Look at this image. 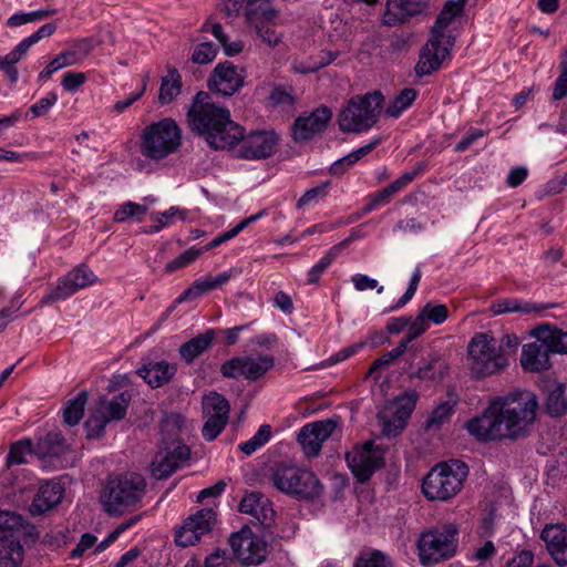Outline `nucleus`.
<instances>
[{
  "instance_id": "obj_1",
  "label": "nucleus",
  "mask_w": 567,
  "mask_h": 567,
  "mask_svg": "<svg viewBox=\"0 0 567 567\" xmlns=\"http://www.w3.org/2000/svg\"><path fill=\"white\" fill-rule=\"evenodd\" d=\"M538 408L535 395L513 393L493 400L482 415L465 423L470 435L481 442L515 440L534 423Z\"/></svg>"
},
{
  "instance_id": "obj_2",
  "label": "nucleus",
  "mask_w": 567,
  "mask_h": 567,
  "mask_svg": "<svg viewBox=\"0 0 567 567\" xmlns=\"http://www.w3.org/2000/svg\"><path fill=\"white\" fill-rule=\"evenodd\" d=\"M193 132L216 150L234 146L243 137V127L230 118L228 109L214 103L208 93H196L187 112Z\"/></svg>"
},
{
  "instance_id": "obj_3",
  "label": "nucleus",
  "mask_w": 567,
  "mask_h": 567,
  "mask_svg": "<svg viewBox=\"0 0 567 567\" xmlns=\"http://www.w3.org/2000/svg\"><path fill=\"white\" fill-rule=\"evenodd\" d=\"M460 529L455 523H445L420 534L419 559L424 567H434L453 558L458 548Z\"/></svg>"
},
{
  "instance_id": "obj_4",
  "label": "nucleus",
  "mask_w": 567,
  "mask_h": 567,
  "mask_svg": "<svg viewBox=\"0 0 567 567\" xmlns=\"http://www.w3.org/2000/svg\"><path fill=\"white\" fill-rule=\"evenodd\" d=\"M467 475L468 467L462 461L439 463L423 480L422 492L429 501L447 502L462 491Z\"/></svg>"
},
{
  "instance_id": "obj_5",
  "label": "nucleus",
  "mask_w": 567,
  "mask_h": 567,
  "mask_svg": "<svg viewBox=\"0 0 567 567\" xmlns=\"http://www.w3.org/2000/svg\"><path fill=\"white\" fill-rule=\"evenodd\" d=\"M384 97L380 92L351 97L338 116L343 133H363L375 125L381 114Z\"/></svg>"
},
{
  "instance_id": "obj_6",
  "label": "nucleus",
  "mask_w": 567,
  "mask_h": 567,
  "mask_svg": "<svg viewBox=\"0 0 567 567\" xmlns=\"http://www.w3.org/2000/svg\"><path fill=\"white\" fill-rule=\"evenodd\" d=\"M146 482L136 473L111 478L105 485L101 502L110 515H121L135 506L145 494Z\"/></svg>"
},
{
  "instance_id": "obj_7",
  "label": "nucleus",
  "mask_w": 567,
  "mask_h": 567,
  "mask_svg": "<svg viewBox=\"0 0 567 567\" xmlns=\"http://www.w3.org/2000/svg\"><path fill=\"white\" fill-rule=\"evenodd\" d=\"M182 145V130L171 117L162 118L147 125L141 135V153L154 161H159L175 153Z\"/></svg>"
},
{
  "instance_id": "obj_8",
  "label": "nucleus",
  "mask_w": 567,
  "mask_h": 567,
  "mask_svg": "<svg viewBox=\"0 0 567 567\" xmlns=\"http://www.w3.org/2000/svg\"><path fill=\"white\" fill-rule=\"evenodd\" d=\"M471 373L486 378L504 371L509 362L497 340L487 333H476L467 346Z\"/></svg>"
},
{
  "instance_id": "obj_9",
  "label": "nucleus",
  "mask_w": 567,
  "mask_h": 567,
  "mask_svg": "<svg viewBox=\"0 0 567 567\" xmlns=\"http://www.w3.org/2000/svg\"><path fill=\"white\" fill-rule=\"evenodd\" d=\"M271 482L281 493L302 499L316 498L321 493V484L313 472L290 462L274 466Z\"/></svg>"
},
{
  "instance_id": "obj_10",
  "label": "nucleus",
  "mask_w": 567,
  "mask_h": 567,
  "mask_svg": "<svg viewBox=\"0 0 567 567\" xmlns=\"http://www.w3.org/2000/svg\"><path fill=\"white\" fill-rule=\"evenodd\" d=\"M131 400L128 391L121 392L112 399L101 398L85 422L87 439L101 437L107 423L124 419Z\"/></svg>"
},
{
  "instance_id": "obj_11",
  "label": "nucleus",
  "mask_w": 567,
  "mask_h": 567,
  "mask_svg": "<svg viewBox=\"0 0 567 567\" xmlns=\"http://www.w3.org/2000/svg\"><path fill=\"white\" fill-rule=\"evenodd\" d=\"M419 394L411 390L403 392L390 401L378 417L382 424V432L386 436H396L405 427L408 419L415 409Z\"/></svg>"
},
{
  "instance_id": "obj_12",
  "label": "nucleus",
  "mask_w": 567,
  "mask_h": 567,
  "mask_svg": "<svg viewBox=\"0 0 567 567\" xmlns=\"http://www.w3.org/2000/svg\"><path fill=\"white\" fill-rule=\"evenodd\" d=\"M275 365V358L270 354H249L234 357L220 367V373L228 379L243 377L248 381H256L264 377Z\"/></svg>"
},
{
  "instance_id": "obj_13",
  "label": "nucleus",
  "mask_w": 567,
  "mask_h": 567,
  "mask_svg": "<svg viewBox=\"0 0 567 567\" xmlns=\"http://www.w3.org/2000/svg\"><path fill=\"white\" fill-rule=\"evenodd\" d=\"M217 522V515L213 507H204L188 516L177 528L175 543L181 547L193 546L202 537L212 532Z\"/></svg>"
},
{
  "instance_id": "obj_14",
  "label": "nucleus",
  "mask_w": 567,
  "mask_h": 567,
  "mask_svg": "<svg viewBox=\"0 0 567 567\" xmlns=\"http://www.w3.org/2000/svg\"><path fill=\"white\" fill-rule=\"evenodd\" d=\"M346 460L352 474L361 483L369 481L383 465L382 452L372 442L353 447L346 454Z\"/></svg>"
},
{
  "instance_id": "obj_15",
  "label": "nucleus",
  "mask_w": 567,
  "mask_h": 567,
  "mask_svg": "<svg viewBox=\"0 0 567 567\" xmlns=\"http://www.w3.org/2000/svg\"><path fill=\"white\" fill-rule=\"evenodd\" d=\"M229 545L235 557L246 566L259 565L266 559L267 544L255 535L250 528H241L231 534Z\"/></svg>"
},
{
  "instance_id": "obj_16",
  "label": "nucleus",
  "mask_w": 567,
  "mask_h": 567,
  "mask_svg": "<svg viewBox=\"0 0 567 567\" xmlns=\"http://www.w3.org/2000/svg\"><path fill=\"white\" fill-rule=\"evenodd\" d=\"M96 277L85 265H80L58 280L56 287L43 296L40 306L65 300L80 289L93 285Z\"/></svg>"
},
{
  "instance_id": "obj_17",
  "label": "nucleus",
  "mask_w": 567,
  "mask_h": 567,
  "mask_svg": "<svg viewBox=\"0 0 567 567\" xmlns=\"http://www.w3.org/2000/svg\"><path fill=\"white\" fill-rule=\"evenodd\" d=\"M229 411L230 405L221 394L210 392L203 398L206 422L202 434L206 441H214L223 432L228 422Z\"/></svg>"
},
{
  "instance_id": "obj_18",
  "label": "nucleus",
  "mask_w": 567,
  "mask_h": 567,
  "mask_svg": "<svg viewBox=\"0 0 567 567\" xmlns=\"http://www.w3.org/2000/svg\"><path fill=\"white\" fill-rule=\"evenodd\" d=\"M190 456V449L181 441H173L158 451L151 464V473L157 480L167 478L182 467Z\"/></svg>"
},
{
  "instance_id": "obj_19",
  "label": "nucleus",
  "mask_w": 567,
  "mask_h": 567,
  "mask_svg": "<svg viewBox=\"0 0 567 567\" xmlns=\"http://www.w3.org/2000/svg\"><path fill=\"white\" fill-rule=\"evenodd\" d=\"M245 79L243 68L229 61L220 62L208 79V89L221 96H231L244 86Z\"/></svg>"
},
{
  "instance_id": "obj_20",
  "label": "nucleus",
  "mask_w": 567,
  "mask_h": 567,
  "mask_svg": "<svg viewBox=\"0 0 567 567\" xmlns=\"http://www.w3.org/2000/svg\"><path fill=\"white\" fill-rule=\"evenodd\" d=\"M71 452V446L65 442L60 432H49L40 437L34 445V454L49 466L63 468L68 466L65 456Z\"/></svg>"
},
{
  "instance_id": "obj_21",
  "label": "nucleus",
  "mask_w": 567,
  "mask_h": 567,
  "mask_svg": "<svg viewBox=\"0 0 567 567\" xmlns=\"http://www.w3.org/2000/svg\"><path fill=\"white\" fill-rule=\"evenodd\" d=\"M337 425L336 421L327 419L302 426L298 434V442L305 455L308 457L317 456L321 451L323 442L332 435Z\"/></svg>"
},
{
  "instance_id": "obj_22",
  "label": "nucleus",
  "mask_w": 567,
  "mask_h": 567,
  "mask_svg": "<svg viewBox=\"0 0 567 567\" xmlns=\"http://www.w3.org/2000/svg\"><path fill=\"white\" fill-rule=\"evenodd\" d=\"M454 44L451 40H442L436 35H431L427 43L423 47L419 62L415 65V72L419 76L430 75L439 70L443 61L449 58Z\"/></svg>"
},
{
  "instance_id": "obj_23",
  "label": "nucleus",
  "mask_w": 567,
  "mask_h": 567,
  "mask_svg": "<svg viewBox=\"0 0 567 567\" xmlns=\"http://www.w3.org/2000/svg\"><path fill=\"white\" fill-rule=\"evenodd\" d=\"M241 141L238 154L245 159H261L274 154L278 137L274 132L257 131L249 133Z\"/></svg>"
},
{
  "instance_id": "obj_24",
  "label": "nucleus",
  "mask_w": 567,
  "mask_h": 567,
  "mask_svg": "<svg viewBox=\"0 0 567 567\" xmlns=\"http://www.w3.org/2000/svg\"><path fill=\"white\" fill-rule=\"evenodd\" d=\"M243 514L250 515L264 527H270L275 522V511L270 499L260 492L245 494L239 504Z\"/></svg>"
},
{
  "instance_id": "obj_25",
  "label": "nucleus",
  "mask_w": 567,
  "mask_h": 567,
  "mask_svg": "<svg viewBox=\"0 0 567 567\" xmlns=\"http://www.w3.org/2000/svg\"><path fill=\"white\" fill-rule=\"evenodd\" d=\"M331 111L328 107L316 109L307 116H299L293 124V138L308 141L315 134L322 132L331 120Z\"/></svg>"
},
{
  "instance_id": "obj_26",
  "label": "nucleus",
  "mask_w": 567,
  "mask_h": 567,
  "mask_svg": "<svg viewBox=\"0 0 567 567\" xmlns=\"http://www.w3.org/2000/svg\"><path fill=\"white\" fill-rule=\"evenodd\" d=\"M546 549L558 566H567V532L561 525H547L542 532Z\"/></svg>"
},
{
  "instance_id": "obj_27",
  "label": "nucleus",
  "mask_w": 567,
  "mask_h": 567,
  "mask_svg": "<svg viewBox=\"0 0 567 567\" xmlns=\"http://www.w3.org/2000/svg\"><path fill=\"white\" fill-rule=\"evenodd\" d=\"M549 355L550 351L545 343L536 339L523 347L520 363L529 372H540L550 368Z\"/></svg>"
},
{
  "instance_id": "obj_28",
  "label": "nucleus",
  "mask_w": 567,
  "mask_h": 567,
  "mask_svg": "<svg viewBox=\"0 0 567 567\" xmlns=\"http://www.w3.org/2000/svg\"><path fill=\"white\" fill-rule=\"evenodd\" d=\"M424 4L419 0H388L383 22L395 25L423 11Z\"/></svg>"
},
{
  "instance_id": "obj_29",
  "label": "nucleus",
  "mask_w": 567,
  "mask_h": 567,
  "mask_svg": "<svg viewBox=\"0 0 567 567\" xmlns=\"http://www.w3.org/2000/svg\"><path fill=\"white\" fill-rule=\"evenodd\" d=\"M64 489L62 485L54 481L42 483L31 505L32 514H42L56 506L63 498Z\"/></svg>"
},
{
  "instance_id": "obj_30",
  "label": "nucleus",
  "mask_w": 567,
  "mask_h": 567,
  "mask_svg": "<svg viewBox=\"0 0 567 567\" xmlns=\"http://www.w3.org/2000/svg\"><path fill=\"white\" fill-rule=\"evenodd\" d=\"M177 372V365L167 361L148 362L137 370L152 388H159L168 383Z\"/></svg>"
},
{
  "instance_id": "obj_31",
  "label": "nucleus",
  "mask_w": 567,
  "mask_h": 567,
  "mask_svg": "<svg viewBox=\"0 0 567 567\" xmlns=\"http://www.w3.org/2000/svg\"><path fill=\"white\" fill-rule=\"evenodd\" d=\"M549 308H553V305L535 303L516 298H503L494 300L491 305L489 310L495 316L513 312L520 315H530L539 313Z\"/></svg>"
},
{
  "instance_id": "obj_32",
  "label": "nucleus",
  "mask_w": 567,
  "mask_h": 567,
  "mask_svg": "<svg viewBox=\"0 0 567 567\" xmlns=\"http://www.w3.org/2000/svg\"><path fill=\"white\" fill-rule=\"evenodd\" d=\"M464 7L465 0L446 1L432 27L431 35H436L442 40H451L454 44L455 38L452 34H447L445 30L456 17L462 14Z\"/></svg>"
},
{
  "instance_id": "obj_33",
  "label": "nucleus",
  "mask_w": 567,
  "mask_h": 567,
  "mask_svg": "<svg viewBox=\"0 0 567 567\" xmlns=\"http://www.w3.org/2000/svg\"><path fill=\"white\" fill-rule=\"evenodd\" d=\"M532 334L545 343L550 353H567V332L549 324L536 327Z\"/></svg>"
},
{
  "instance_id": "obj_34",
  "label": "nucleus",
  "mask_w": 567,
  "mask_h": 567,
  "mask_svg": "<svg viewBox=\"0 0 567 567\" xmlns=\"http://www.w3.org/2000/svg\"><path fill=\"white\" fill-rule=\"evenodd\" d=\"M215 334L216 332L214 329H208L197 337L190 339L189 341L183 343L179 348L181 358L185 362L192 363L196 358L202 355L212 347Z\"/></svg>"
},
{
  "instance_id": "obj_35",
  "label": "nucleus",
  "mask_w": 567,
  "mask_h": 567,
  "mask_svg": "<svg viewBox=\"0 0 567 567\" xmlns=\"http://www.w3.org/2000/svg\"><path fill=\"white\" fill-rule=\"evenodd\" d=\"M277 18V11L269 0H248L246 19L251 27L269 23Z\"/></svg>"
},
{
  "instance_id": "obj_36",
  "label": "nucleus",
  "mask_w": 567,
  "mask_h": 567,
  "mask_svg": "<svg viewBox=\"0 0 567 567\" xmlns=\"http://www.w3.org/2000/svg\"><path fill=\"white\" fill-rule=\"evenodd\" d=\"M182 91V76L175 68H169L167 75L162 78L158 102L163 105L172 103Z\"/></svg>"
},
{
  "instance_id": "obj_37",
  "label": "nucleus",
  "mask_w": 567,
  "mask_h": 567,
  "mask_svg": "<svg viewBox=\"0 0 567 567\" xmlns=\"http://www.w3.org/2000/svg\"><path fill=\"white\" fill-rule=\"evenodd\" d=\"M351 238H347L341 243L332 246L328 252L309 270L308 272V284L315 285L320 280L321 275L326 271V269L332 264V261L339 256V254L350 243Z\"/></svg>"
},
{
  "instance_id": "obj_38",
  "label": "nucleus",
  "mask_w": 567,
  "mask_h": 567,
  "mask_svg": "<svg viewBox=\"0 0 567 567\" xmlns=\"http://www.w3.org/2000/svg\"><path fill=\"white\" fill-rule=\"evenodd\" d=\"M23 560V547L12 539L0 538V567H19Z\"/></svg>"
},
{
  "instance_id": "obj_39",
  "label": "nucleus",
  "mask_w": 567,
  "mask_h": 567,
  "mask_svg": "<svg viewBox=\"0 0 567 567\" xmlns=\"http://www.w3.org/2000/svg\"><path fill=\"white\" fill-rule=\"evenodd\" d=\"M87 402L86 391H81L75 398L69 400L63 410V421L70 426L76 425L84 414Z\"/></svg>"
},
{
  "instance_id": "obj_40",
  "label": "nucleus",
  "mask_w": 567,
  "mask_h": 567,
  "mask_svg": "<svg viewBox=\"0 0 567 567\" xmlns=\"http://www.w3.org/2000/svg\"><path fill=\"white\" fill-rule=\"evenodd\" d=\"M417 97V91L412 87L403 89L388 105L385 113L390 117H399Z\"/></svg>"
},
{
  "instance_id": "obj_41",
  "label": "nucleus",
  "mask_w": 567,
  "mask_h": 567,
  "mask_svg": "<svg viewBox=\"0 0 567 567\" xmlns=\"http://www.w3.org/2000/svg\"><path fill=\"white\" fill-rule=\"evenodd\" d=\"M546 410L551 416H560L567 413V395L565 394V386L557 384L547 398Z\"/></svg>"
},
{
  "instance_id": "obj_42",
  "label": "nucleus",
  "mask_w": 567,
  "mask_h": 567,
  "mask_svg": "<svg viewBox=\"0 0 567 567\" xmlns=\"http://www.w3.org/2000/svg\"><path fill=\"white\" fill-rule=\"evenodd\" d=\"M447 364L437 355H434L429 362L419 368L416 377L421 380H441L447 372Z\"/></svg>"
},
{
  "instance_id": "obj_43",
  "label": "nucleus",
  "mask_w": 567,
  "mask_h": 567,
  "mask_svg": "<svg viewBox=\"0 0 567 567\" xmlns=\"http://www.w3.org/2000/svg\"><path fill=\"white\" fill-rule=\"evenodd\" d=\"M215 285L213 280V276H206L199 278L193 282L190 287H188L177 299V302H184L188 300L197 299L206 292L215 290Z\"/></svg>"
},
{
  "instance_id": "obj_44",
  "label": "nucleus",
  "mask_w": 567,
  "mask_h": 567,
  "mask_svg": "<svg viewBox=\"0 0 567 567\" xmlns=\"http://www.w3.org/2000/svg\"><path fill=\"white\" fill-rule=\"evenodd\" d=\"M148 212V207L134 202H126L122 204L114 213V220L116 223H125L128 219L142 220V216Z\"/></svg>"
},
{
  "instance_id": "obj_45",
  "label": "nucleus",
  "mask_w": 567,
  "mask_h": 567,
  "mask_svg": "<svg viewBox=\"0 0 567 567\" xmlns=\"http://www.w3.org/2000/svg\"><path fill=\"white\" fill-rule=\"evenodd\" d=\"M34 453V446L29 439L16 442L7 456V465H20L27 463V456Z\"/></svg>"
},
{
  "instance_id": "obj_46",
  "label": "nucleus",
  "mask_w": 567,
  "mask_h": 567,
  "mask_svg": "<svg viewBox=\"0 0 567 567\" xmlns=\"http://www.w3.org/2000/svg\"><path fill=\"white\" fill-rule=\"evenodd\" d=\"M454 404L455 403L449 401L439 404L426 421V430L439 429L447 422L454 413Z\"/></svg>"
},
{
  "instance_id": "obj_47",
  "label": "nucleus",
  "mask_w": 567,
  "mask_h": 567,
  "mask_svg": "<svg viewBox=\"0 0 567 567\" xmlns=\"http://www.w3.org/2000/svg\"><path fill=\"white\" fill-rule=\"evenodd\" d=\"M338 56L337 52H322L320 56L317 60H311L309 62H299L293 65V69L298 73L307 74L316 72L327 65H329L331 62H333Z\"/></svg>"
},
{
  "instance_id": "obj_48",
  "label": "nucleus",
  "mask_w": 567,
  "mask_h": 567,
  "mask_svg": "<svg viewBox=\"0 0 567 567\" xmlns=\"http://www.w3.org/2000/svg\"><path fill=\"white\" fill-rule=\"evenodd\" d=\"M420 312L427 323L441 324L449 318V309L445 305L427 302Z\"/></svg>"
},
{
  "instance_id": "obj_49",
  "label": "nucleus",
  "mask_w": 567,
  "mask_h": 567,
  "mask_svg": "<svg viewBox=\"0 0 567 567\" xmlns=\"http://www.w3.org/2000/svg\"><path fill=\"white\" fill-rule=\"evenodd\" d=\"M202 254L203 250H199L195 247L185 250L177 258L173 259L166 265V272L171 274L186 267L187 265L195 261Z\"/></svg>"
},
{
  "instance_id": "obj_50",
  "label": "nucleus",
  "mask_w": 567,
  "mask_h": 567,
  "mask_svg": "<svg viewBox=\"0 0 567 567\" xmlns=\"http://www.w3.org/2000/svg\"><path fill=\"white\" fill-rule=\"evenodd\" d=\"M187 217V210L177 206H172L169 209L159 213H152L151 219L155 223H161L164 227L173 224L176 219L184 220Z\"/></svg>"
},
{
  "instance_id": "obj_51",
  "label": "nucleus",
  "mask_w": 567,
  "mask_h": 567,
  "mask_svg": "<svg viewBox=\"0 0 567 567\" xmlns=\"http://www.w3.org/2000/svg\"><path fill=\"white\" fill-rule=\"evenodd\" d=\"M355 567H392L390 559L381 551H372L361 555Z\"/></svg>"
},
{
  "instance_id": "obj_52",
  "label": "nucleus",
  "mask_w": 567,
  "mask_h": 567,
  "mask_svg": "<svg viewBox=\"0 0 567 567\" xmlns=\"http://www.w3.org/2000/svg\"><path fill=\"white\" fill-rule=\"evenodd\" d=\"M329 183L308 189L297 202V208H303L310 204L317 203L319 199L328 195Z\"/></svg>"
},
{
  "instance_id": "obj_53",
  "label": "nucleus",
  "mask_w": 567,
  "mask_h": 567,
  "mask_svg": "<svg viewBox=\"0 0 567 567\" xmlns=\"http://www.w3.org/2000/svg\"><path fill=\"white\" fill-rule=\"evenodd\" d=\"M406 342H400L395 348H393L391 351L383 354L372 363L371 368L369 369V374H373L382 367L389 365L396 358L401 357L406 351Z\"/></svg>"
},
{
  "instance_id": "obj_54",
  "label": "nucleus",
  "mask_w": 567,
  "mask_h": 567,
  "mask_svg": "<svg viewBox=\"0 0 567 567\" xmlns=\"http://www.w3.org/2000/svg\"><path fill=\"white\" fill-rule=\"evenodd\" d=\"M216 54L215 45L212 42H204L196 45L192 54V61L198 64H207L215 59Z\"/></svg>"
},
{
  "instance_id": "obj_55",
  "label": "nucleus",
  "mask_w": 567,
  "mask_h": 567,
  "mask_svg": "<svg viewBox=\"0 0 567 567\" xmlns=\"http://www.w3.org/2000/svg\"><path fill=\"white\" fill-rule=\"evenodd\" d=\"M421 276H422L421 269H420V267H416V269L412 274V277H411V280H410L406 291L398 300L395 306H393L389 309V311H393L395 309L404 307L413 298V296L415 295V291L417 289V286L420 284Z\"/></svg>"
},
{
  "instance_id": "obj_56",
  "label": "nucleus",
  "mask_w": 567,
  "mask_h": 567,
  "mask_svg": "<svg viewBox=\"0 0 567 567\" xmlns=\"http://www.w3.org/2000/svg\"><path fill=\"white\" fill-rule=\"evenodd\" d=\"M421 276H422L421 269H420V267H416V269L412 274V277H411V280H410L406 291L398 300L395 306H393L389 309V311H393L395 309L404 307L413 298V296L415 295V291L417 289V286L420 284Z\"/></svg>"
},
{
  "instance_id": "obj_57",
  "label": "nucleus",
  "mask_w": 567,
  "mask_h": 567,
  "mask_svg": "<svg viewBox=\"0 0 567 567\" xmlns=\"http://www.w3.org/2000/svg\"><path fill=\"white\" fill-rule=\"evenodd\" d=\"M421 276H422L421 269H420V267H416V269L412 274V277H411V280H410L406 291L398 300L395 306H393L389 309V311H393L395 309L404 307L413 298V296L415 295V291L417 289V286L420 284Z\"/></svg>"
},
{
  "instance_id": "obj_58",
  "label": "nucleus",
  "mask_w": 567,
  "mask_h": 567,
  "mask_svg": "<svg viewBox=\"0 0 567 567\" xmlns=\"http://www.w3.org/2000/svg\"><path fill=\"white\" fill-rule=\"evenodd\" d=\"M93 48V40L85 38L75 41L68 50L72 58L76 60V63H80L92 52Z\"/></svg>"
},
{
  "instance_id": "obj_59",
  "label": "nucleus",
  "mask_w": 567,
  "mask_h": 567,
  "mask_svg": "<svg viewBox=\"0 0 567 567\" xmlns=\"http://www.w3.org/2000/svg\"><path fill=\"white\" fill-rule=\"evenodd\" d=\"M22 517L13 512L0 511V535L22 526ZM0 538H4L0 536Z\"/></svg>"
},
{
  "instance_id": "obj_60",
  "label": "nucleus",
  "mask_w": 567,
  "mask_h": 567,
  "mask_svg": "<svg viewBox=\"0 0 567 567\" xmlns=\"http://www.w3.org/2000/svg\"><path fill=\"white\" fill-rule=\"evenodd\" d=\"M427 329L429 323L426 322L422 313L419 312V315L412 322L409 321L406 338L401 342H406L408 346L411 341L423 334Z\"/></svg>"
},
{
  "instance_id": "obj_61",
  "label": "nucleus",
  "mask_w": 567,
  "mask_h": 567,
  "mask_svg": "<svg viewBox=\"0 0 567 567\" xmlns=\"http://www.w3.org/2000/svg\"><path fill=\"white\" fill-rule=\"evenodd\" d=\"M20 60L16 56V53L9 52L4 56H0V70L3 71L11 82H17L19 73L14 66Z\"/></svg>"
},
{
  "instance_id": "obj_62",
  "label": "nucleus",
  "mask_w": 567,
  "mask_h": 567,
  "mask_svg": "<svg viewBox=\"0 0 567 567\" xmlns=\"http://www.w3.org/2000/svg\"><path fill=\"white\" fill-rule=\"evenodd\" d=\"M58 101V95L54 92H50L47 96L40 99L37 103H34L30 107V112L32 113V117H38L47 114L49 109L54 105Z\"/></svg>"
},
{
  "instance_id": "obj_63",
  "label": "nucleus",
  "mask_w": 567,
  "mask_h": 567,
  "mask_svg": "<svg viewBox=\"0 0 567 567\" xmlns=\"http://www.w3.org/2000/svg\"><path fill=\"white\" fill-rule=\"evenodd\" d=\"M269 100L274 105H291L295 102L291 92L284 86H275L270 92Z\"/></svg>"
},
{
  "instance_id": "obj_64",
  "label": "nucleus",
  "mask_w": 567,
  "mask_h": 567,
  "mask_svg": "<svg viewBox=\"0 0 567 567\" xmlns=\"http://www.w3.org/2000/svg\"><path fill=\"white\" fill-rule=\"evenodd\" d=\"M533 563V551L528 549H523L507 561L506 567H532Z\"/></svg>"
}]
</instances>
